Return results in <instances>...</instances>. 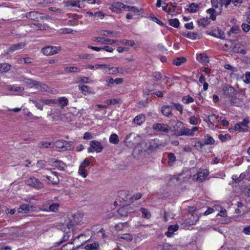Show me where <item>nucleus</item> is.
<instances>
[{"mask_svg":"<svg viewBox=\"0 0 250 250\" xmlns=\"http://www.w3.org/2000/svg\"><path fill=\"white\" fill-rule=\"evenodd\" d=\"M83 216L81 213L77 212L66 220L64 225L69 230H73L75 226L82 222Z\"/></svg>","mask_w":250,"mask_h":250,"instance_id":"obj_1","label":"nucleus"},{"mask_svg":"<svg viewBox=\"0 0 250 250\" xmlns=\"http://www.w3.org/2000/svg\"><path fill=\"white\" fill-rule=\"evenodd\" d=\"M104 149L103 145L98 141L93 140L90 142V147L87 149L89 153L96 152L97 153L101 152Z\"/></svg>","mask_w":250,"mask_h":250,"instance_id":"obj_2","label":"nucleus"},{"mask_svg":"<svg viewBox=\"0 0 250 250\" xmlns=\"http://www.w3.org/2000/svg\"><path fill=\"white\" fill-rule=\"evenodd\" d=\"M208 171L207 170H199L196 174L192 176V180L194 181L202 182L207 179Z\"/></svg>","mask_w":250,"mask_h":250,"instance_id":"obj_3","label":"nucleus"},{"mask_svg":"<svg viewBox=\"0 0 250 250\" xmlns=\"http://www.w3.org/2000/svg\"><path fill=\"white\" fill-rule=\"evenodd\" d=\"M26 184L35 188L40 189L43 187V184L38 179L31 177L26 181Z\"/></svg>","mask_w":250,"mask_h":250,"instance_id":"obj_4","label":"nucleus"},{"mask_svg":"<svg viewBox=\"0 0 250 250\" xmlns=\"http://www.w3.org/2000/svg\"><path fill=\"white\" fill-rule=\"evenodd\" d=\"M61 50L60 46H48L43 48L42 49V53L46 56H51L57 54Z\"/></svg>","mask_w":250,"mask_h":250,"instance_id":"obj_5","label":"nucleus"},{"mask_svg":"<svg viewBox=\"0 0 250 250\" xmlns=\"http://www.w3.org/2000/svg\"><path fill=\"white\" fill-rule=\"evenodd\" d=\"M152 128L156 131L163 132L164 133H168L171 129V127L169 125L161 123L154 124L152 125Z\"/></svg>","mask_w":250,"mask_h":250,"instance_id":"obj_6","label":"nucleus"},{"mask_svg":"<svg viewBox=\"0 0 250 250\" xmlns=\"http://www.w3.org/2000/svg\"><path fill=\"white\" fill-rule=\"evenodd\" d=\"M49 165L60 170L64 169L66 165L62 161L57 159H51L49 161Z\"/></svg>","mask_w":250,"mask_h":250,"instance_id":"obj_7","label":"nucleus"},{"mask_svg":"<svg viewBox=\"0 0 250 250\" xmlns=\"http://www.w3.org/2000/svg\"><path fill=\"white\" fill-rule=\"evenodd\" d=\"M199 127L195 126L191 129H188L186 127L182 128L179 131V134L181 135H187L188 136H193L194 132L199 130Z\"/></svg>","mask_w":250,"mask_h":250,"instance_id":"obj_8","label":"nucleus"},{"mask_svg":"<svg viewBox=\"0 0 250 250\" xmlns=\"http://www.w3.org/2000/svg\"><path fill=\"white\" fill-rule=\"evenodd\" d=\"M249 120L246 119L243 120L242 122L236 124L234 126V129L237 131L246 132L248 131V125Z\"/></svg>","mask_w":250,"mask_h":250,"instance_id":"obj_9","label":"nucleus"},{"mask_svg":"<svg viewBox=\"0 0 250 250\" xmlns=\"http://www.w3.org/2000/svg\"><path fill=\"white\" fill-rule=\"evenodd\" d=\"M36 208L32 205L27 204L21 205L18 209V212L20 213H27L30 211H35Z\"/></svg>","mask_w":250,"mask_h":250,"instance_id":"obj_10","label":"nucleus"},{"mask_svg":"<svg viewBox=\"0 0 250 250\" xmlns=\"http://www.w3.org/2000/svg\"><path fill=\"white\" fill-rule=\"evenodd\" d=\"M93 40L101 44H112L117 42V40H110L103 37H94Z\"/></svg>","mask_w":250,"mask_h":250,"instance_id":"obj_11","label":"nucleus"},{"mask_svg":"<svg viewBox=\"0 0 250 250\" xmlns=\"http://www.w3.org/2000/svg\"><path fill=\"white\" fill-rule=\"evenodd\" d=\"M48 171H50L51 175H46L45 177L48 181V182L53 184H57L59 182V178L57 174V172H52L49 169H47Z\"/></svg>","mask_w":250,"mask_h":250,"instance_id":"obj_12","label":"nucleus"},{"mask_svg":"<svg viewBox=\"0 0 250 250\" xmlns=\"http://www.w3.org/2000/svg\"><path fill=\"white\" fill-rule=\"evenodd\" d=\"M24 46L25 44L22 42H20L18 44H13L6 50L5 53L6 55L9 54L10 53H12L16 51L23 48L24 47Z\"/></svg>","mask_w":250,"mask_h":250,"instance_id":"obj_13","label":"nucleus"},{"mask_svg":"<svg viewBox=\"0 0 250 250\" xmlns=\"http://www.w3.org/2000/svg\"><path fill=\"white\" fill-rule=\"evenodd\" d=\"M68 144H69L68 142L61 140L58 141L55 143V146L58 151H64L68 149L67 146Z\"/></svg>","mask_w":250,"mask_h":250,"instance_id":"obj_14","label":"nucleus"},{"mask_svg":"<svg viewBox=\"0 0 250 250\" xmlns=\"http://www.w3.org/2000/svg\"><path fill=\"white\" fill-rule=\"evenodd\" d=\"M125 4L121 2H113L109 7V9L114 12L119 13L123 9Z\"/></svg>","mask_w":250,"mask_h":250,"instance_id":"obj_15","label":"nucleus"},{"mask_svg":"<svg viewBox=\"0 0 250 250\" xmlns=\"http://www.w3.org/2000/svg\"><path fill=\"white\" fill-rule=\"evenodd\" d=\"M199 216L196 213H189L188 214V224L189 225L195 224L199 220Z\"/></svg>","mask_w":250,"mask_h":250,"instance_id":"obj_16","label":"nucleus"},{"mask_svg":"<svg viewBox=\"0 0 250 250\" xmlns=\"http://www.w3.org/2000/svg\"><path fill=\"white\" fill-rule=\"evenodd\" d=\"M161 112L165 116H171L172 115V108L169 105H164L161 107Z\"/></svg>","mask_w":250,"mask_h":250,"instance_id":"obj_17","label":"nucleus"},{"mask_svg":"<svg viewBox=\"0 0 250 250\" xmlns=\"http://www.w3.org/2000/svg\"><path fill=\"white\" fill-rule=\"evenodd\" d=\"M178 228L179 227L177 225H171L169 226L167 231L165 233V235L168 237H171L173 233L178 230Z\"/></svg>","mask_w":250,"mask_h":250,"instance_id":"obj_18","label":"nucleus"},{"mask_svg":"<svg viewBox=\"0 0 250 250\" xmlns=\"http://www.w3.org/2000/svg\"><path fill=\"white\" fill-rule=\"evenodd\" d=\"M56 101L62 109L67 106L69 103L68 100L65 97H60Z\"/></svg>","mask_w":250,"mask_h":250,"instance_id":"obj_19","label":"nucleus"},{"mask_svg":"<svg viewBox=\"0 0 250 250\" xmlns=\"http://www.w3.org/2000/svg\"><path fill=\"white\" fill-rule=\"evenodd\" d=\"M146 120V118L144 115L141 114L137 116L134 119V123L137 125H142Z\"/></svg>","mask_w":250,"mask_h":250,"instance_id":"obj_20","label":"nucleus"},{"mask_svg":"<svg viewBox=\"0 0 250 250\" xmlns=\"http://www.w3.org/2000/svg\"><path fill=\"white\" fill-rule=\"evenodd\" d=\"M129 208L128 206L122 207L118 210L119 213L122 216H127L128 214L131 212L129 210Z\"/></svg>","mask_w":250,"mask_h":250,"instance_id":"obj_21","label":"nucleus"},{"mask_svg":"<svg viewBox=\"0 0 250 250\" xmlns=\"http://www.w3.org/2000/svg\"><path fill=\"white\" fill-rule=\"evenodd\" d=\"M211 35L216 38L224 39L225 38L224 33L219 29H215L211 31Z\"/></svg>","mask_w":250,"mask_h":250,"instance_id":"obj_22","label":"nucleus"},{"mask_svg":"<svg viewBox=\"0 0 250 250\" xmlns=\"http://www.w3.org/2000/svg\"><path fill=\"white\" fill-rule=\"evenodd\" d=\"M35 83V88L39 90L42 91H46L49 89V88L48 86L44 84L41 83L39 82H36Z\"/></svg>","mask_w":250,"mask_h":250,"instance_id":"obj_23","label":"nucleus"},{"mask_svg":"<svg viewBox=\"0 0 250 250\" xmlns=\"http://www.w3.org/2000/svg\"><path fill=\"white\" fill-rule=\"evenodd\" d=\"M185 36L191 40L199 39L201 37V34L199 33H194L188 32L185 34Z\"/></svg>","mask_w":250,"mask_h":250,"instance_id":"obj_24","label":"nucleus"},{"mask_svg":"<svg viewBox=\"0 0 250 250\" xmlns=\"http://www.w3.org/2000/svg\"><path fill=\"white\" fill-rule=\"evenodd\" d=\"M219 120V117L215 114H212L208 116V120H206V122L209 123L211 125H214Z\"/></svg>","mask_w":250,"mask_h":250,"instance_id":"obj_25","label":"nucleus"},{"mask_svg":"<svg viewBox=\"0 0 250 250\" xmlns=\"http://www.w3.org/2000/svg\"><path fill=\"white\" fill-rule=\"evenodd\" d=\"M223 91L224 95L228 96L234 93V89L232 86L227 85L223 87Z\"/></svg>","mask_w":250,"mask_h":250,"instance_id":"obj_26","label":"nucleus"},{"mask_svg":"<svg viewBox=\"0 0 250 250\" xmlns=\"http://www.w3.org/2000/svg\"><path fill=\"white\" fill-rule=\"evenodd\" d=\"M80 245H79L75 247L73 243L70 242L63 245L62 248V250H74L75 249H77L80 247Z\"/></svg>","mask_w":250,"mask_h":250,"instance_id":"obj_27","label":"nucleus"},{"mask_svg":"<svg viewBox=\"0 0 250 250\" xmlns=\"http://www.w3.org/2000/svg\"><path fill=\"white\" fill-rule=\"evenodd\" d=\"M79 88L82 93L85 95L92 93L91 89L87 85H79Z\"/></svg>","mask_w":250,"mask_h":250,"instance_id":"obj_28","label":"nucleus"},{"mask_svg":"<svg viewBox=\"0 0 250 250\" xmlns=\"http://www.w3.org/2000/svg\"><path fill=\"white\" fill-rule=\"evenodd\" d=\"M210 23V19L209 18L206 17L201 19L198 21L199 25L202 26L204 27H205L207 25H208Z\"/></svg>","mask_w":250,"mask_h":250,"instance_id":"obj_29","label":"nucleus"},{"mask_svg":"<svg viewBox=\"0 0 250 250\" xmlns=\"http://www.w3.org/2000/svg\"><path fill=\"white\" fill-rule=\"evenodd\" d=\"M109 141L110 143L117 145L119 142L118 136L115 133L112 134L109 139Z\"/></svg>","mask_w":250,"mask_h":250,"instance_id":"obj_30","label":"nucleus"},{"mask_svg":"<svg viewBox=\"0 0 250 250\" xmlns=\"http://www.w3.org/2000/svg\"><path fill=\"white\" fill-rule=\"evenodd\" d=\"M84 248L86 250H99V245L97 243H94L86 245Z\"/></svg>","mask_w":250,"mask_h":250,"instance_id":"obj_31","label":"nucleus"},{"mask_svg":"<svg viewBox=\"0 0 250 250\" xmlns=\"http://www.w3.org/2000/svg\"><path fill=\"white\" fill-rule=\"evenodd\" d=\"M197 60L201 63H206L208 62V57L205 54H203L197 55Z\"/></svg>","mask_w":250,"mask_h":250,"instance_id":"obj_32","label":"nucleus"},{"mask_svg":"<svg viewBox=\"0 0 250 250\" xmlns=\"http://www.w3.org/2000/svg\"><path fill=\"white\" fill-rule=\"evenodd\" d=\"M140 211L142 213V217L146 219H149L151 217V213L150 211L147 209L144 208H142L140 209Z\"/></svg>","mask_w":250,"mask_h":250,"instance_id":"obj_33","label":"nucleus"},{"mask_svg":"<svg viewBox=\"0 0 250 250\" xmlns=\"http://www.w3.org/2000/svg\"><path fill=\"white\" fill-rule=\"evenodd\" d=\"M198 7V4L192 3L189 5L188 7L187 8V10L190 13H195L197 11Z\"/></svg>","mask_w":250,"mask_h":250,"instance_id":"obj_34","label":"nucleus"},{"mask_svg":"<svg viewBox=\"0 0 250 250\" xmlns=\"http://www.w3.org/2000/svg\"><path fill=\"white\" fill-rule=\"evenodd\" d=\"M186 59L184 57L178 58L173 61V63L176 66H180L185 62Z\"/></svg>","mask_w":250,"mask_h":250,"instance_id":"obj_35","label":"nucleus"},{"mask_svg":"<svg viewBox=\"0 0 250 250\" xmlns=\"http://www.w3.org/2000/svg\"><path fill=\"white\" fill-rule=\"evenodd\" d=\"M11 65L8 63H4L0 64V72H7L10 69Z\"/></svg>","mask_w":250,"mask_h":250,"instance_id":"obj_36","label":"nucleus"},{"mask_svg":"<svg viewBox=\"0 0 250 250\" xmlns=\"http://www.w3.org/2000/svg\"><path fill=\"white\" fill-rule=\"evenodd\" d=\"M60 205L58 203H52L49 206V210L51 212H55L58 211Z\"/></svg>","mask_w":250,"mask_h":250,"instance_id":"obj_37","label":"nucleus"},{"mask_svg":"<svg viewBox=\"0 0 250 250\" xmlns=\"http://www.w3.org/2000/svg\"><path fill=\"white\" fill-rule=\"evenodd\" d=\"M66 72L70 73V72H75V73H79L80 72V69L77 67L76 66H71V67H67L64 69Z\"/></svg>","mask_w":250,"mask_h":250,"instance_id":"obj_38","label":"nucleus"},{"mask_svg":"<svg viewBox=\"0 0 250 250\" xmlns=\"http://www.w3.org/2000/svg\"><path fill=\"white\" fill-rule=\"evenodd\" d=\"M207 13L209 14V19H211L212 21L215 20L216 18V14H215V10L213 8H209L207 10Z\"/></svg>","mask_w":250,"mask_h":250,"instance_id":"obj_39","label":"nucleus"},{"mask_svg":"<svg viewBox=\"0 0 250 250\" xmlns=\"http://www.w3.org/2000/svg\"><path fill=\"white\" fill-rule=\"evenodd\" d=\"M168 164L169 166H172L176 161V157L174 154L172 153H169L168 154Z\"/></svg>","mask_w":250,"mask_h":250,"instance_id":"obj_40","label":"nucleus"},{"mask_svg":"<svg viewBox=\"0 0 250 250\" xmlns=\"http://www.w3.org/2000/svg\"><path fill=\"white\" fill-rule=\"evenodd\" d=\"M121 43L123 45H128L131 46H134L135 48L137 47V45L133 40H123L121 41Z\"/></svg>","mask_w":250,"mask_h":250,"instance_id":"obj_41","label":"nucleus"},{"mask_svg":"<svg viewBox=\"0 0 250 250\" xmlns=\"http://www.w3.org/2000/svg\"><path fill=\"white\" fill-rule=\"evenodd\" d=\"M7 89L13 91H22L24 90L23 87L15 85H8Z\"/></svg>","mask_w":250,"mask_h":250,"instance_id":"obj_42","label":"nucleus"},{"mask_svg":"<svg viewBox=\"0 0 250 250\" xmlns=\"http://www.w3.org/2000/svg\"><path fill=\"white\" fill-rule=\"evenodd\" d=\"M41 101L45 104L51 105L57 104L55 99H42Z\"/></svg>","mask_w":250,"mask_h":250,"instance_id":"obj_43","label":"nucleus"},{"mask_svg":"<svg viewBox=\"0 0 250 250\" xmlns=\"http://www.w3.org/2000/svg\"><path fill=\"white\" fill-rule=\"evenodd\" d=\"M124 227H127V223H119L115 226V229L117 231L121 230Z\"/></svg>","mask_w":250,"mask_h":250,"instance_id":"obj_44","label":"nucleus"},{"mask_svg":"<svg viewBox=\"0 0 250 250\" xmlns=\"http://www.w3.org/2000/svg\"><path fill=\"white\" fill-rule=\"evenodd\" d=\"M212 5L215 8H222V0H211Z\"/></svg>","mask_w":250,"mask_h":250,"instance_id":"obj_45","label":"nucleus"},{"mask_svg":"<svg viewBox=\"0 0 250 250\" xmlns=\"http://www.w3.org/2000/svg\"><path fill=\"white\" fill-rule=\"evenodd\" d=\"M182 101L184 104H188L189 103L193 102H194V100L189 95H187L186 96H184L182 98Z\"/></svg>","mask_w":250,"mask_h":250,"instance_id":"obj_46","label":"nucleus"},{"mask_svg":"<svg viewBox=\"0 0 250 250\" xmlns=\"http://www.w3.org/2000/svg\"><path fill=\"white\" fill-rule=\"evenodd\" d=\"M169 24L175 27L178 28L179 26L180 22L177 19H170L169 20Z\"/></svg>","mask_w":250,"mask_h":250,"instance_id":"obj_47","label":"nucleus"},{"mask_svg":"<svg viewBox=\"0 0 250 250\" xmlns=\"http://www.w3.org/2000/svg\"><path fill=\"white\" fill-rule=\"evenodd\" d=\"M79 1H64V3H65V5L66 7L72 6V7H79L78 5Z\"/></svg>","mask_w":250,"mask_h":250,"instance_id":"obj_48","label":"nucleus"},{"mask_svg":"<svg viewBox=\"0 0 250 250\" xmlns=\"http://www.w3.org/2000/svg\"><path fill=\"white\" fill-rule=\"evenodd\" d=\"M120 238L129 241H131L133 240V236L129 233L122 234Z\"/></svg>","mask_w":250,"mask_h":250,"instance_id":"obj_49","label":"nucleus"},{"mask_svg":"<svg viewBox=\"0 0 250 250\" xmlns=\"http://www.w3.org/2000/svg\"><path fill=\"white\" fill-rule=\"evenodd\" d=\"M218 137L222 142H225L230 139V136L228 134L225 135L220 134Z\"/></svg>","mask_w":250,"mask_h":250,"instance_id":"obj_50","label":"nucleus"},{"mask_svg":"<svg viewBox=\"0 0 250 250\" xmlns=\"http://www.w3.org/2000/svg\"><path fill=\"white\" fill-rule=\"evenodd\" d=\"M37 81L29 79H25L24 83L29 87H32L35 86V83Z\"/></svg>","mask_w":250,"mask_h":250,"instance_id":"obj_51","label":"nucleus"},{"mask_svg":"<svg viewBox=\"0 0 250 250\" xmlns=\"http://www.w3.org/2000/svg\"><path fill=\"white\" fill-rule=\"evenodd\" d=\"M214 143V139L209 135H207L205 136V144H213Z\"/></svg>","mask_w":250,"mask_h":250,"instance_id":"obj_52","label":"nucleus"},{"mask_svg":"<svg viewBox=\"0 0 250 250\" xmlns=\"http://www.w3.org/2000/svg\"><path fill=\"white\" fill-rule=\"evenodd\" d=\"M38 13L36 12L33 11L27 14V17L31 20H36L37 19V15Z\"/></svg>","mask_w":250,"mask_h":250,"instance_id":"obj_53","label":"nucleus"},{"mask_svg":"<svg viewBox=\"0 0 250 250\" xmlns=\"http://www.w3.org/2000/svg\"><path fill=\"white\" fill-rule=\"evenodd\" d=\"M66 119V115L64 114L60 113L59 115H58L56 117H55L53 120L54 121H57V120H61V121H64Z\"/></svg>","mask_w":250,"mask_h":250,"instance_id":"obj_54","label":"nucleus"},{"mask_svg":"<svg viewBox=\"0 0 250 250\" xmlns=\"http://www.w3.org/2000/svg\"><path fill=\"white\" fill-rule=\"evenodd\" d=\"M60 34H71L73 32V30L70 28H62L59 30Z\"/></svg>","mask_w":250,"mask_h":250,"instance_id":"obj_55","label":"nucleus"},{"mask_svg":"<svg viewBox=\"0 0 250 250\" xmlns=\"http://www.w3.org/2000/svg\"><path fill=\"white\" fill-rule=\"evenodd\" d=\"M172 104L178 111L182 113L183 106L181 104L174 103H172Z\"/></svg>","mask_w":250,"mask_h":250,"instance_id":"obj_56","label":"nucleus"},{"mask_svg":"<svg viewBox=\"0 0 250 250\" xmlns=\"http://www.w3.org/2000/svg\"><path fill=\"white\" fill-rule=\"evenodd\" d=\"M108 69V73L109 74H115L118 73V67H109L107 68Z\"/></svg>","mask_w":250,"mask_h":250,"instance_id":"obj_57","label":"nucleus"},{"mask_svg":"<svg viewBox=\"0 0 250 250\" xmlns=\"http://www.w3.org/2000/svg\"><path fill=\"white\" fill-rule=\"evenodd\" d=\"M163 250H173L174 248L173 246L170 245L168 243H165L163 245L162 247Z\"/></svg>","mask_w":250,"mask_h":250,"instance_id":"obj_58","label":"nucleus"},{"mask_svg":"<svg viewBox=\"0 0 250 250\" xmlns=\"http://www.w3.org/2000/svg\"><path fill=\"white\" fill-rule=\"evenodd\" d=\"M34 25L35 28L38 30H46L47 28V26L42 23H37L36 24H34Z\"/></svg>","mask_w":250,"mask_h":250,"instance_id":"obj_59","label":"nucleus"},{"mask_svg":"<svg viewBox=\"0 0 250 250\" xmlns=\"http://www.w3.org/2000/svg\"><path fill=\"white\" fill-rule=\"evenodd\" d=\"M79 173L83 177L85 178L87 176V173L85 168L80 167L79 169Z\"/></svg>","mask_w":250,"mask_h":250,"instance_id":"obj_60","label":"nucleus"},{"mask_svg":"<svg viewBox=\"0 0 250 250\" xmlns=\"http://www.w3.org/2000/svg\"><path fill=\"white\" fill-rule=\"evenodd\" d=\"M29 101L32 102L35 105V106L40 110H43V106L38 103L36 101L29 99Z\"/></svg>","mask_w":250,"mask_h":250,"instance_id":"obj_61","label":"nucleus"},{"mask_svg":"<svg viewBox=\"0 0 250 250\" xmlns=\"http://www.w3.org/2000/svg\"><path fill=\"white\" fill-rule=\"evenodd\" d=\"M153 78L156 81H158L162 78V76L161 73L159 72H155L153 74Z\"/></svg>","mask_w":250,"mask_h":250,"instance_id":"obj_62","label":"nucleus"},{"mask_svg":"<svg viewBox=\"0 0 250 250\" xmlns=\"http://www.w3.org/2000/svg\"><path fill=\"white\" fill-rule=\"evenodd\" d=\"M158 140H153L152 141L150 142V146L149 147L151 148H156L158 147Z\"/></svg>","mask_w":250,"mask_h":250,"instance_id":"obj_63","label":"nucleus"},{"mask_svg":"<svg viewBox=\"0 0 250 250\" xmlns=\"http://www.w3.org/2000/svg\"><path fill=\"white\" fill-rule=\"evenodd\" d=\"M245 79L244 80V82L246 83H250V72H247L245 74Z\"/></svg>","mask_w":250,"mask_h":250,"instance_id":"obj_64","label":"nucleus"}]
</instances>
